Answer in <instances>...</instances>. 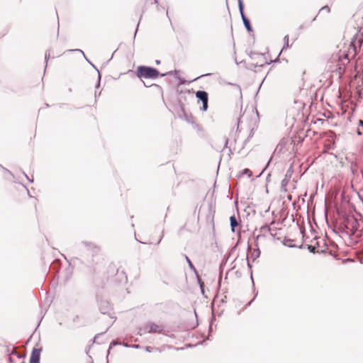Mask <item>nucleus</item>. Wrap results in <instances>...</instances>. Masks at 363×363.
Returning <instances> with one entry per match:
<instances>
[{
  "instance_id": "1",
  "label": "nucleus",
  "mask_w": 363,
  "mask_h": 363,
  "mask_svg": "<svg viewBox=\"0 0 363 363\" xmlns=\"http://www.w3.org/2000/svg\"><path fill=\"white\" fill-rule=\"evenodd\" d=\"M160 74V72L152 67L141 65L138 66L136 70V75L139 79H155Z\"/></svg>"
},
{
  "instance_id": "2",
  "label": "nucleus",
  "mask_w": 363,
  "mask_h": 363,
  "mask_svg": "<svg viewBox=\"0 0 363 363\" xmlns=\"http://www.w3.org/2000/svg\"><path fill=\"white\" fill-rule=\"evenodd\" d=\"M238 1L239 11H240V16H241L243 24H244V26H245V28L247 29V31L252 32V28L251 26L250 21L245 16V15L244 13V11H243L244 10V4H243V2H242V0H238Z\"/></svg>"
},
{
  "instance_id": "3",
  "label": "nucleus",
  "mask_w": 363,
  "mask_h": 363,
  "mask_svg": "<svg viewBox=\"0 0 363 363\" xmlns=\"http://www.w3.org/2000/svg\"><path fill=\"white\" fill-rule=\"evenodd\" d=\"M196 97L202 102V107L201 109L203 111H207L208 109V93L205 91H197L196 92Z\"/></svg>"
},
{
  "instance_id": "4",
  "label": "nucleus",
  "mask_w": 363,
  "mask_h": 363,
  "mask_svg": "<svg viewBox=\"0 0 363 363\" xmlns=\"http://www.w3.org/2000/svg\"><path fill=\"white\" fill-rule=\"evenodd\" d=\"M67 52H80L82 53V55H83V57H84V59L97 71L98 72V82L96 85V89H98L100 86V82H101V74L99 72V71L98 70V69L94 66V65H93L86 57L84 52L80 50V49H70V50H68Z\"/></svg>"
},
{
  "instance_id": "5",
  "label": "nucleus",
  "mask_w": 363,
  "mask_h": 363,
  "mask_svg": "<svg viewBox=\"0 0 363 363\" xmlns=\"http://www.w3.org/2000/svg\"><path fill=\"white\" fill-rule=\"evenodd\" d=\"M146 325L148 333H164V329L162 325H159L154 323H148Z\"/></svg>"
},
{
  "instance_id": "6",
  "label": "nucleus",
  "mask_w": 363,
  "mask_h": 363,
  "mask_svg": "<svg viewBox=\"0 0 363 363\" xmlns=\"http://www.w3.org/2000/svg\"><path fill=\"white\" fill-rule=\"evenodd\" d=\"M359 225L357 220H352L347 222V228L349 230V233L351 235H354L357 231V225Z\"/></svg>"
},
{
  "instance_id": "7",
  "label": "nucleus",
  "mask_w": 363,
  "mask_h": 363,
  "mask_svg": "<svg viewBox=\"0 0 363 363\" xmlns=\"http://www.w3.org/2000/svg\"><path fill=\"white\" fill-rule=\"evenodd\" d=\"M99 310L102 314H106L109 313L111 310V305L108 301H102L99 303Z\"/></svg>"
},
{
  "instance_id": "8",
  "label": "nucleus",
  "mask_w": 363,
  "mask_h": 363,
  "mask_svg": "<svg viewBox=\"0 0 363 363\" xmlns=\"http://www.w3.org/2000/svg\"><path fill=\"white\" fill-rule=\"evenodd\" d=\"M41 351V348H34L32 351L30 361H40Z\"/></svg>"
},
{
  "instance_id": "9",
  "label": "nucleus",
  "mask_w": 363,
  "mask_h": 363,
  "mask_svg": "<svg viewBox=\"0 0 363 363\" xmlns=\"http://www.w3.org/2000/svg\"><path fill=\"white\" fill-rule=\"evenodd\" d=\"M291 174H289L288 173L286 174L284 178L281 181V189L286 191V186L290 180Z\"/></svg>"
},
{
  "instance_id": "10",
  "label": "nucleus",
  "mask_w": 363,
  "mask_h": 363,
  "mask_svg": "<svg viewBox=\"0 0 363 363\" xmlns=\"http://www.w3.org/2000/svg\"><path fill=\"white\" fill-rule=\"evenodd\" d=\"M230 228L233 232H235V228L238 225V222L235 216H232L230 218Z\"/></svg>"
},
{
  "instance_id": "11",
  "label": "nucleus",
  "mask_w": 363,
  "mask_h": 363,
  "mask_svg": "<svg viewBox=\"0 0 363 363\" xmlns=\"http://www.w3.org/2000/svg\"><path fill=\"white\" fill-rule=\"evenodd\" d=\"M259 231L262 234H265L266 233H269L272 236H274L272 229L268 225H263L260 228Z\"/></svg>"
},
{
  "instance_id": "12",
  "label": "nucleus",
  "mask_w": 363,
  "mask_h": 363,
  "mask_svg": "<svg viewBox=\"0 0 363 363\" xmlns=\"http://www.w3.org/2000/svg\"><path fill=\"white\" fill-rule=\"evenodd\" d=\"M146 333H148V330H147V325L145 324V325H143V327H141L138 329V334L141 336Z\"/></svg>"
},
{
  "instance_id": "13",
  "label": "nucleus",
  "mask_w": 363,
  "mask_h": 363,
  "mask_svg": "<svg viewBox=\"0 0 363 363\" xmlns=\"http://www.w3.org/2000/svg\"><path fill=\"white\" fill-rule=\"evenodd\" d=\"M184 257H185V259H186V262L188 264V266L190 268V269H191V270H193L194 272H196V268L194 267V266L192 264V262L190 260V259L186 255H184Z\"/></svg>"
},
{
  "instance_id": "14",
  "label": "nucleus",
  "mask_w": 363,
  "mask_h": 363,
  "mask_svg": "<svg viewBox=\"0 0 363 363\" xmlns=\"http://www.w3.org/2000/svg\"><path fill=\"white\" fill-rule=\"evenodd\" d=\"M260 255V250L259 248L255 249L252 253L253 260L256 259Z\"/></svg>"
},
{
  "instance_id": "15",
  "label": "nucleus",
  "mask_w": 363,
  "mask_h": 363,
  "mask_svg": "<svg viewBox=\"0 0 363 363\" xmlns=\"http://www.w3.org/2000/svg\"><path fill=\"white\" fill-rule=\"evenodd\" d=\"M284 45L282 50L291 47V45H289V35H288L284 36Z\"/></svg>"
},
{
  "instance_id": "16",
  "label": "nucleus",
  "mask_w": 363,
  "mask_h": 363,
  "mask_svg": "<svg viewBox=\"0 0 363 363\" xmlns=\"http://www.w3.org/2000/svg\"><path fill=\"white\" fill-rule=\"evenodd\" d=\"M242 174H247L249 177H250L252 174L251 170L249 169H244L242 172Z\"/></svg>"
},
{
  "instance_id": "17",
  "label": "nucleus",
  "mask_w": 363,
  "mask_h": 363,
  "mask_svg": "<svg viewBox=\"0 0 363 363\" xmlns=\"http://www.w3.org/2000/svg\"><path fill=\"white\" fill-rule=\"evenodd\" d=\"M321 11H326L327 13H330V9L328 6H324L319 10V12Z\"/></svg>"
},
{
  "instance_id": "18",
  "label": "nucleus",
  "mask_w": 363,
  "mask_h": 363,
  "mask_svg": "<svg viewBox=\"0 0 363 363\" xmlns=\"http://www.w3.org/2000/svg\"><path fill=\"white\" fill-rule=\"evenodd\" d=\"M50 50H47L45 54V60L46 64L48 63V61L50 59Z\"/></svg>"
},
{
  "instance_id": "19",
  "label": "nucleus",
  "mask_w": 363,
  "mask_h": 363,
  "mask_svg": "<svg viewBox=\"0 0 363 363\" xmlns=\"http://www.w3.org/2000/svg\"><path fill=\"white\" fill-rule=\"evenodd\" d=\"M81 244L88 248L91 247L93 245L91 242L86 241H82Z\"/></svg>"
},
{
  "instance_id": "20",
  "label": "nucleus",
  "mask_w": 363,
  "mask_h": 363,
  "mask_svg": "<svg viewBox=\"0 0 363 363\" xmlns=\"http://www.w3.org/2000/svg\"><path fill=\"white\" fill-rule=\"evenodd\" d=\"M120 343L116 342V341H112L111 343H110V345H109V348H108V350H110L113 346L115 345H119ZM108 354H109V351H108Z\"/></svg>"
},
{
  "instance_id": "21",
  "label": "nucleus",
  "mask_w": 363,
  "mask_h": 363,
  "mask_svg": "<svg viewBox=\"0 0 363 363\" xmlns=\"http://www.w3.org/2000/svg\"><path fill=\"white\" fill-rule=\"evenodd\" d=\"M308 250L311 252L315 253V247L312 246V245H308Z\"/></svg>"
},
{
  "instance_id": "22",
  "label": "nucleus",
  "mask_w": 363,
  "mask_h": 363,
  "mask_svg": "<svg viewBox=\"0 0 363 363\" xmlns=\"http://www.w3.org/2000/svg\"><path fill=\"white\" fill-rule=\"evenodd\" d=\"M198 282L199 284L201 289H203L204 284L199 277H198Z\"/></svg>"
},
{
  "instance_id": "23",
  "label": "nucleus",
  "mask_w": 363,
  "mask_h": 363,
  "mask_svg": "<svg viewBox=\"0 0 363 363\" xmlns=\"http://www.w3.org/2000/svg\"><path fill=\"white\" fill-rule=\"evenodd\" d=\"M23 174L24 177L29 181L30 183L33 182V179H30L25 172H23Z\"/></svg>"
},
{
  "instance_id": "24",
  "label": "nucleus",
  "mask_w": 363,
  "mask_h": 363,
  "mask_svg": "<svg viewBox=\"0 0 363 363\" xmlns=\"http://www.w3.org/2000/svg\"><path fill=\"white\" fill-rule=\"evenodd\" d=\"M163 236H164V233H163V231H162V235H161V236H160V239H157V245H159V244H160V242H161V240H162V239Z\"/></svg>"
},
{
  "instance_id": "25",
  "label": "nucleus",
  "mask_w": 363,
  "mask_h": 363,
  "mask_svg": "<svg viewBox=\"0 0 363 363\" xmlns=\"http://www.w3.org/2000/svg\"><path fill=\"white\" fill-rule=\"evenodd\" d=\"M163 236H164V233H163V231H162V235H161V236H160V239H157V245H159V244H160V242H161V240H162V239Z\"/></svg>"
},
{
  "instance_id": "26",
  "label": "nucleus",
  "mask_w": 363,
  "mask_h": 363,
  "mask_svg": "<svg viewBox=\"0 0 363 363\" xmlns=\"http://www.w3.org/2000/svg\"><path fill=\"white\" fill-rule=\"evenodd\" d=\"M172 72L171 71V72H167V73H164V74H161L160 75L162 77H164V76H167L168 74H172Z\"/></svg>"
},
{
  "instance_id": "27",
  "label": "nucleus",
  "mask_w": 363,
  "mask_h": 363,
  "mask_svg": "<svg viewBox=\"0 0 363 363\" xmlns=\"http://www.w3.org/2000/svg\"><path fill=\"white\" fill-rule=\"evenodd\" d=\"M145 350L148 352H150L152 351V347L147 346L145 347Z\"/></svg>"
},
{
  "instance_id": "28",
  "label": "nucleus",
  "mask_w": 363,
  "mask_h": 363,
  "mask_svg": "<svg viewBox=\"0 0 363 363\" xmlns=\"http://www.w3.org/2000/svg\"><path fill=\"white\" fill-rule=\"evenodd\" d=\"M12 353H13V354H16V355H17V357H18V358H21V357H23V356H21V355H20V354H18L16 353V352H15V351H13Z\"/></svg>"
},
{
  "instance_id": "29",
  "label": "nucleus",
  "mask_w": 363,
  "mask_h": 363,
  "mask_svg": "<svg viewBox=\"0 0 363 363\" xmlns=\"http://www.w3.org/2000/svg\"><path fill=\"white\" fill-rule=\"evenodd\" d=\"M9 363H14L13 359L11 357L9 358Z\"/></svg>"
},
{
  "instance_id": "30",
  "label": "nucleus",
  "mask_w": 363,
  "mask_h": 363,
  "mask_svg": "<svg viewBox=\"0 0 363 363\" xmlns=\"http://www.w3.org/2000/svg\"><path fill=\"white\" fill-rule=\"evenodd\" d=\"M359 125L363 127V121L359 120Z\"/></svg>"
},
{
  "instance_id": "31",
  "label": "nucleus",
  "mask_w": 363,
  "mask_h": 363,
  "mask_svg": "<svg viewBox=\"0 0 363 363\" xmlns=\"http://www.w3.org/2000/svg\"><path fill=\"white\" fill-rule=\"evenodd\" d=\"M30 363H40V361H30Z\"/></svg>"
},
{
  "instance_id": "32",
  "label": "nucleus",
  "mask_w": 363,
  "mask_h": 363,
  "mask_svg": "<svg viewBox=\"0 0 363 363\" xmlns=\"http://www.w3.org/2000/svg\"><path fill=\"white\" fill-rule=\"evenodd\" d=\"M132 347H134V348H138L139 345H134Z\"/></svg>"
},
{
  "instance_id": "33",
  "label": "nucleus",
  "mask_w": 363,
  "mask_h": 363,
  "mask_svg": "<svg viewBox=\"0 0 363 363\" xmlns=\"http://www.w3.org/2000/svg\"><path fill=\"white\" fill-rule=\"evenodd\" d=\"M138 26H139V23L137 24V28H138ZM137 31H138V28H137V29H136V30H135V35H136Z\"/></svg>"
},
{
  "instance_id": "34",
  "label": "nucleus",
  "mask_w": 363,
  "mask_h": 363,
  "mask_svg": "<svg viewBox=\"0 0 363 363\" xmlns=\"http://www.w3.org/2000/svg\"><path fill=\"white\" fill-rule=\"evenodd\" d=\"M160 63V60H156V64L157 65H159Z\"/></svg>"
},
{
  "instance_id": "35",
  "label": "nucleus",
  "mask_w": 363,
  "mask_h": 363,
  "mask_svg": "<svg viewBox=\"0 0 363 363\" xmlns=\"http://www.w3.org/2000/svg\"><path fill=\"white\" fill-rule=\"evenodd\" d=\"M5 170H6L7 172H9V174H11V171L8 170L7 169H5Z\"/></svg>"
},
{
  "instance_id": "36",
  "label": "nucleus",
  "mask_w": 363,
  "mask_h": 363,
  "mask_svg": "<svg viewBox=\"0 0 363 363\" xmlns=\"http://www.w3.org/2000/svg\"><path fill=\"white\" fill-rule=\"evenodd\" d=\"M207 75H209V74H205V75L201 74V76L200 77H203V76H207Z\"/></svg>"
},
{
  "instance_id": "37",
  "label": "nucleus",
  "mask_w": 363,
  "mask_h": 363,
  "mask_svg": "<svg viewBox=\"0 0 363 363\" xmlns=\"http://www.w3.org/2000/svg\"><path fill=\"white\" fill-rule=\"evenodd\" d=\"M240 122V118H238V125H239Z\"/></svg>"
},
{
  "instance_id": "38",
  "label": "nucleus",
  "mask_w": 363,
  "mask_h": 363,
  "mask_svg": "<svg viewBox=\"0 0 363 363\" xmlns=\"http://www.w3.org/2000/svg\"><path fill=\"white\" fill-rule=\"evenodd\" d=\"M228 142V140L227 139L226 141H225V145H227Z\"/></svg>"
},
{
  "instance_id": "39",
  "label": "nucleus",
  "mask_w": 363,
  "mask_h": 363,
  "mask_svg": "<svg viewBox=\"0 0 363 363\" xmlns=\"http://www.w3.org/2000/svg\"><path fill=\"white\" fill-rule=\"evenodd\" d=\"M109 328H110V326L107 327V328L104 333H106L108 330V329H109Z\"/></svg>"
},
{
  "instance_id": "40",
  "label": "nucleus",
  "mask_w": 363,
  "mask_h": 363,
  "mask_svg": "<svg viewBox=\"0 0 363 363\" xmlns=\"http://www.w3.org/2000/svg\"><path fill=\"white\" fill-rule=\"evenodd\" d=\"M260 236H261L260 235H258L257 236V239H258Z\"/></svg>"
},
{
  "instance_id": "41",
  "label": "nucleus",
  "mask_w": 363,
  "mask_h": 363,
  "mask_svg": "<svg viewBox=\"0 0 363 363\" xmlns=\"http://www.w3.org/2000/svg\"><path fill=\"white\" fill-rule=\"evenodd\" d=\"M100 334H98L95 336V339L97 338V337Z\"/></svg>"
},
{
  "instance_id": "42",
  "label": "nucleus",
  "mask_w": 363,
  "mask_h": 363,
  "mask_svg": "<svg viewBox=\"0 0 363 363\" xmlns=\"http://www.w3.org/2000/svg\"><path fill=\"white\" fill-rule=\"evenodd\" d=\"M94 95H95V97H96V96H96V91H95Z\"/></svg>"
},
{
  "instance_id": "43",
  "label": "nucleus",
  "mask_w": 363,
  "mask_h": 363,
  "mask_svg": "<svg viewBox=\"0 0 363 363\" xmlns=\"http://www.w3.org/2000/svg\"><path fill=\"white\" fill-rule=\"evenodd\" d=\"M209 330L210 331L211 330V325H210V327H209Z\"/></svg>"
},
{
  "instance_id": "44",
  "label": "nucleus",
  "mask_w": 363,
  "mask_h": 363,
  "mask_svg": "<svg viewBox=\"0 0 363 363\" xmlns=\"http://www.w3.org/2000/svg\"><path fill=\"white\" fill-rule=\"evenodd\" d=\"M183 348H177V350H182Z\"/></svg>"
},
{
  "instance_id": "45",
  "label": "nucleus",
  "mask_w": 363,
  "mask_h": 363,
  "mask_svg": "<svg viewBox=\"0 0 363 363\" xmlns=\"http://www.w3.org/2000/svg\"><path fill=\"white\" fill-rule=\"evenodd\" d=\"M155 3H157V0H155Z\"/></svg>"
},
{
  "instance_id": "46",
  "label": "nucleus",
  "mask_w": 363,
  "mask_h": 363,
  "mask_svg": "<svg viewBox=\"0 0 363 363\" xmlns=\"http://www.w3.org/2000/svg\"><path fill=\"white\" fill-rule=\"evenodd\" d=\"M21 363H25L24 362H22Z\"/></svg>"
}]
</instances>
